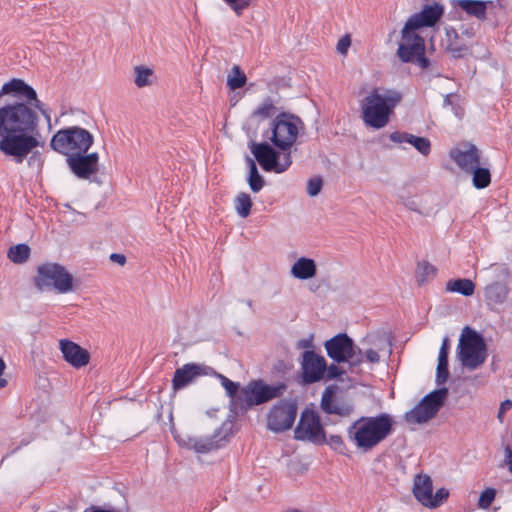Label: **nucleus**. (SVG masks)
Instances as JSON below:
<instances>
[{"label": "nucleus", "instance_id": "f257e3e1", "mask_svg": "<svg viewBox=\"0 0 512 512\" xmlns=\"http://www.w3.org/2000/svg\"><path fill=\"white\" fill-rule=\"evenodd\" d=\"M10 94L24 98L28 103L16 102L0 108V152L21 164L30 155L28 165L41 162V154L34 151L41 145L38 132L39 117L35 109L41 112L47 122L50 114L38 97L36 90L24 80L13 78L3 84L0 95Z\"/></svg>", "mask_w": 512, "mask_h": 512}, {"label": "nucleus", "instance_id": "3c124183", "mask_svg": "<svg viewBox=\"0 0 512 512\" xmlns=\"http://www.w3.org/2000/svg\"><path fill=\"white\" fill-rule=\"evenodd\" d=\"M504 461L508 467L509 472L512 474V446L507 445L504 449Z\"/></svg>", "mask_w": 512, "mask_h": 512}, {"label": "nucleus", "instance_id": "bf43d9fd", "mask_svg": "<svg viewBox=\"0 0 512 512\" xmlns=\"http://www.w3.org/2000/svg\"><path fill=\"white\" fill-rule=\"evenodd\" d=\"M446 35L449 38H451V37L457 38L458 37V33H457L456 29H454V28L446 29Z\"/></svg>", "mask_w": 512, "mask_h": 512}, {"label": "nucleus", "instance_id": "a878e982", "mask_svg": "<svg viewBox=\"0 0 512 512\" xmlns=\"http://www.w3.org/2000/svg\"><path fill=\"white\" fill-rule=\"evenodd\" d=\"M508 295L507 285L498 281L487 285L484 289L485 300L492 308L503 305L507 301Z\"/></svg>", "mask_w": 512, "mask_h": 512}, {"label": "nucleus", "instance_id": "aec40b11", "mask_svg": "<svg viewBox=\"0 0 512 512\" xmlns=\"http://www.w3.org/2000/svg\"><path fill=\"white\" fill-rule=\"evenodd\" d=\"M449 155L457 166L466 173L480 165V151L473 144H464L462 147L453 148Z\"/></svg>", "mask_w": 512, "mask_h": 512}, {"label": "nucleus", "instance_id": "e433bc0d", "mask_svg": "<svg viewBox=\"0 0 512 512\" xmlns=\"http://www.w3.org/2000/svg\"><path fill=\"white\" fill-rule=\"evenodd\" d=\"M252 208V200L249 194L240 193L235 199V209L241 218L249 216Z\"/></svg>", "mask_w": 512, "mask_h": 512}, {"label": "nucleus", "instance_id": "603ef678", "mask_svg": "<svg viewBox=\"0 0 512 512\" xmlns=\"http://www.w3.org/2000/svg\"><path fill=\"white\" fill-rule=\"evenodd\" d=\"M313 347V336L303 338L297 341V348L310 349Z\"/></svg>", "mask_w": 512, "mask_h": 512}, {"label": "nucleus", "instance_id": "7ed1b4c3", "mask_svg": "<svg viewBox=\"0 0 512 512\" xmlns=\"http://www.w3.org/2000/svg\"><path fill=\"white\" fill-rule=\"evenodd\" d=\"M402 94L392 89H372L360 103L361 119L370 128L380 130L387 126L390 117L401 101Z\"/></svg>", "mask_w": 512, "mask_h": 512}, {"label": "nucleus", "instance_id": "ddd939ff", "mask_svg": "<svg viewBox=\"0 0 512 512\" xmlns=\"http://www.w3.org/2000/svg\"><path fill=\"white\" fill-rule=\"evenodd\" d=\"M296 416V403L288 399L280 400L268 413L267 427L276 433L284 432L293 426Z\"/></svg>", "mask_w": 512, "mask_h": 512}, {"label": "nucleus", "instance_id": "4468645a", "mask_svg": "<svg viewBox=\"0 0 512 512\" xmlns=\"http://www.w3.org/2000/svg\"><path fill=\"white\" fill-rule=\"evenodd\" d=\"M295 439L321 445L325 442V432L319 416L312 411H304L294 431Z\"/></svg>", "mask_w": 512, "mask_h": 512}, {"label": "nucleus", "instance_id": "7c9ffc66", "mask_svg": "<svg viewBox=\"0 0 512 512\" xmlns=\"http://www.w3.org/2000/svg\"><path fill=\"white\" fill-rule=\"evenodd\" d=\"M134 76V84L138 88L150 86L155 78L153 69L143 65L134 67Z\"/></svg>", "mask_w": 512, "mask_h": 512}, {"label": "nucleus", "instance_id": "dca6fc26", "mask_svg": "<svg viewBox=\"0 0 512 512\" xmlns=\"http://www.w3.org/2000/svg\"><path fill=\"white\" fill-rule=\"evenodd\" d=\"M301 369L305 384L319 382L326 372V360L315 351L306 350L302 354Z\"/></svg>", "mask_w": 512, "mask_h": 512}, {"label": "nucleus", "instance_id": "473e14b6", "mask_svg": "<svg viewBox=\"0 0 512 512\" xmlns=\"http://www.w3.org/2000/svg\"><path fill=\"white\" fill-rule=\"evenodd\" d=\"M373 337L374 336H368L367 340L370 343H372L376 347V349H374V348L367 349L365 351L364 355L368 362L375 364V363H379V361H380V356H379L378 352L383 350L387 345H389V342H388L387 338L385 336H383L378 339L379 343L377 344L375 341L370 340Z\"/></svg>", "mask_w": 512, "mask_h": 512}, {"label": "nucleus", "instance_id": "20e7f679", "mask_svg": "<svg viewBox=\"0 0 512 512\" xmlns=\"http://www.w3.org/2000/svg\"><path fill=\"white\" fill-rule=\"evenodd\" d=\"M73 281V276L63 265L52 262L40 264L33 279L34 286L38 291L54 289L60 294L72 292L74 290Z\"/></svg>", "mask_w": 512, "mask_h": 512}, {"label": "nucleus", "instance_id": "bb28decb", "mask_svg": "<svg viewBox=\"0 0 512 512\" xmlns=\"http://www.w3.org/2000/svg\"><path fill=\"white\" fill-rule=\"evenodd\" d=\"M291 275L298 280H309L316 276L317 265L314 259L302 256L292 265Z\"/></svg>", "mask_w": 512, "mask_h": 512}, {"label": "nucleus", "instance_id": "423d86ee", "mask_svg": "<svg viewBox=\"0 0 512 512\" xmlns=\"http://www.w3.org/2000/svg\"><path fill=\"white\" fill-rule=\"evenodd\" d=\"M303 122L288 112H281L272 120L269 130L264 135L279 150H289L295 143Z\"/></svg>", "mask_w": 512, "mask_h": 512}, {"label": "nucleus", "instance_id": "864d4df0", "mask_svg": "<svg viewBox=\"0 0 512 512\" xmlns=\"http://www.w3.org/2000/svg\"><path fill=\"white\" fill-rule=\"evenodd\" d=\"M110 260L115 263H118L119 265H124L126 263L125 255L119 253H112L110 255Z\"/></svg>", "mask_w": 512, "mask_h": 512}, {"label": "nucleus", "instance_id": "c9c22d12", "mask_svg": "<svg viewBox=\"0 0 512 512\" xmlns=\"http://www.w3.org/2000/svg\"><path fill=\"white\" fill-rule=\"evenodd\" d=\"M30 256V248L27 244H17L10 247L8 258L16 264L24 263Z\"/></svg>", "mask_w": 512, "mask_h": 512}, {"label": "nucleus", "instance_id": "72a5a7b5", "mask_svg": "<svg viewBox=\"0 0 512 512\" xmlns=\"http://www.w3.org/2000/svg\"><path fill=\"white\" fill-rule=\"evenodd\" d=\"M437 269L427 261L418 263L416 270L417 282L422 285L436 276Z\"/></svg>", "mask_w": 512, "mask_h": 512}, {"label": "nucleus", "instance_id": "680f3d73", "mask_svg": "<svg viewBox=\"0 0 512 512\" xmlns=\"http://www.w3.org/2000/svg\"><path fill=\"white\" fill-rule=\"evenodd\" d=\"M452 110H453V112H454L455 116L460 117V114H459V112H458V107H456V106L454 105V106L452 107Z\"/></svg>", "mask_w": 512, "mask_h": 512}, {"label": "nucleus", "instance_id": "412c9836", "mask_svg": "<svg viewBox=\"0 0 512 512\" xmlns=\"http://www.w3.org/2000/svg\"><path fill=\"white\" fill-rule=\"evenodd\" d=\"M59 348L64 360L72 367L81 368L89 363V352L69 339H61Z\"/></svg>", "mask_w": 512, "mask_h": 512}, {"label": "nucleus", "instance_id": "4c0bfd02", "mask_svg": "<svg viewBox=\"0 0 512 512\" xmlns=\"http://www.w3.org/2000/svg\"><path fill=\"white\" fill-rule=\"evenodd\" d=\"M246 81V75L241 71L240 67L237 65L233 66L227 79L228 87L231 90H236L242 88L246 84Z\"/></svg>", "mask_w": 512, "mask_h": 512}, {"label": "nucleus", "instance_id": "49530a36", "mask_svg": "<svg viewBox=\"0 0 512 512\" xmlns=\"http://www.w3.org/2000/svg\"><path fill=\"white\" fill-rule=\"evenodd\" d=\"M476 29L477 28L474 24H466V23H462L459 28L460 33L467 38H472L476 33Z\"/></svg>", "mask_w": 512, "mask_h": 512}, {"label": "nucleus", "instance_id": "c85d7f7f", "mask_svg": "<svg viewBox=\"0 0 512 512\" xmlns=\"http://www.w3.org/2000/svg\"><path fill=\"white\" fill-rule=\"evenodd\" d=\"M446 290L468 297L473 295L475 291V284L468 278H458L449 280L446 283Z\"/></svg>", "mask_w": 512, "mask_h": 512}, {"label": "nucleus", "instance_id": "f8f14e48", "mask_svg": "<svg viewBox=\"0 0 512 512\" xmlns=\"http://www.w3.org/2000/svg\"><path fill=\"white\" fill-rule=\"evenodd\" d=\"M249 148L256 161L266 172L283 173L292 164L290 152H288L284 156V160L280 162V153L266 141L260 143L251 141Z\"/></svg>", "mask_w": 512, "mask_h": 512}, {"label": "nucleus", "instance_id": "c756f323", "mask_svg": "<svg viewBox=\"0 0 512 512\" xmlns=\"http://www.w3.org/2000/svg\"><path fill=\"white\" fill-rule=\"evenodd\" d=\"M457 4L467 15L482 21L486 17L487 4H493V2H457Z\"/></svg>", "mask_w": 512, "mask_h": 512}, {"label": "nucleus", "instance_id": "9b49d317", "mask_svg": "<svg viewBox=\"0 0 512 512\" xmlns=\"http://www.w3.org/2000/svg\"><path fill=\"white\" fill-rule=\"evenodd\" d=\"M287 385L285 383H277L274 385L266 384L263 380H253L245 387H242V409L245 412L256 405L264 404L274 398L280 397Z\"/></svg>", "mask_w": 512, "mask_h": 512}, {"label": "nucleus", "instance_id": "39448f33", "mask_svg": "<svg viewBox=\"0 0 512 512\" xmlns=\"http://www.w3.org/2000/svg\"><path fill=\"white\" fill-rule=\"evenodd\" d=\"M94 142L93 135L79 126L57 131L51 138V148L67 158L69 155L87 153Z\"/></svg>", "mask_w": 512, "mask_h": 512}, {"label": "nucleus", "instance_id": "9d476101", "mask_svg": "<svg viewBox=\"0 0 512 512\" xmlns=\"http://www.w3.org/2000/svg\"><path fill=\"white\" fill-rule=\"evenodd\" d=\"M447 396L448 389L446 387L431 391L415 407L405 413V421L409 424H422L429 421L444 405Z\"/></svg>", "mask_w": 512, "mask_h": 512}, {"label": "nucleus", "instance_id": "2f4dec72", "mask_svg": "<svg viewBox=\"0 0 512 512\" xmlns=\"http://www.w3.org/2000/svg\"><path fill=\"white\" fill-rule=\"evenodd\" d=\"M468 173L472 174V183L476 189H484L491 183V173L487 167L477 165Z\"/></svg>", "mask_w": 512, "mask_h": 512}, {"label": "nucleus", "instance_id": "4d7b16f0", "mask_svg": "<svg viewBox=\"0 0 512 512\" xmlns=\"http://www.w3.org/2000/svg\"><path fill=\"white\" fill-rule=\"evenodd\" d=\"M455 94H447L445 97H444V101H443V107H447V106H451L453 107L454 104L451 100L452 97H454Z\"/></svg>", "mask_w": 512, "mask_h": 512}, {"label": "nucleus", "instance_id": "6e6552de", "mask_svg": "<svg viewBox=\"0 0 512 512\" xmlns=\"http://www.w3.org/2000/svg\"><path fill=\"white\" fill-rule=\"evenodd\" d=\"M425 53L426 44L424 38L415 30L404 25L401 31V41L397 49V56L400 61L414 64L422 70H426L431 66V61Z\"/></svg>", "mask_w": 512, "mask_h": 512}, {"label": "nucleus", "instance_id": "5fc2aeb1", "mask_svg": "<svg viewBox=\"0 0 512 512\" xmlns=\"http://www.w3.org/2000/svg\"><path fill=\"white\" fill-rule=\"evenodd\" d=\"M5 367V362L3 361L2 358H0V388H3L7 385V381L4 378H2V374L4 372Z\"/></svg>", "mask_w": 512, "mask_h": 512}, {"label": "nucleus", "instance_id": "a211bd4d", "mask_svg": "<svg viewBox=\"0 0 512 512\" xmlns=\"http://www.w3.org/2000/svg\"><path fill=\"white\" fill-rule=\"evenodd\" d=\"M210 373H215V370L211 367L197 363L184 364L174 372L172 379L173 388L174 390L183 389L196 378L203 375H210Z\"/></svg>", "mask_w": 512, "mask_h": 512}, {"label": "nucleus", "instance_id": "2eb2a0df", "mask_svg": "<svg viewBox=\"0 0 512 512\" xmlns=\"http://www.w3.org/2000/svg\"><path fill=\"white\" fill-rule=\"evenodd\" d=\"M66 163L77 178L89 180L98 172L99 155L97 152L69 155Z\"/></svg>", "mask_w": 512, "mask_h": 512}, {"label": "nucleus", "instance_id": "6ab92c4d", "mask_svg": "<svg viewBox=\"0 0 512 512\" xmlns=\"http://www.w3.org/2000/svg\"><path fill=\"white\" fill-rule=\"evenodd\" d=\"M444 13V8L439 2H433L432 5H426L420 12L411 15L405 23V26L417 30L424 27H433Z\"/></svg>", "mask_w": 512, "mask_h": 512}, {"label": "nucleus", "instance_id": "0eeeda50", "mask_svg": "<svg viewBox=\"0 0 512 512\" xmlns=\"http://www.w3.org/2000/svg\"><path fill=\"white\" fill-rule=\"evenodd\" d=\"M457 356L462 366L469 370L481 366L487 357L483 336L472 328L465 327L459 339Z\"/></svg>", "mask_w": 512, "mask_h": 512}, {"label": "nucleus", "instance_id": "a19ab883", "mask_svg": "<svg viewBox=\"0 0 512 512\" xmlns=\"http://www.w3.org/2000/svg\"><path fill=\"white\" fill-rule=\"evenodd\" d=\"M496 496V489L489 487L486 488L482 493L480 494L479 500H478V507L480 509H488L492 502L494 501Z\"/></svg>", "mask_w": 512, "mask_h": 512}, {"label": "nucleus", "instance_id": "052dcab7", "mask_svg": "<svg viewBox=\"0 0 512 512\" xmlns=\"http://www.w3.org/2000/svg\"><path fill=\"white\" fill-rule=\"evenodd\" d=\"M454 57H460L461 56V48H452L451 49Z\"/></svg>", "mask_w": 512, "mask_h": 512}, {"label": "nucleus", "instance_id": "79ce46f5", "mask_svg": "<svg viewBox=\"0 0 512 512\" xmlns=\"http://www.w3.org/2000/svg\"><path fill=\"white\" fill-rule=\"evenodd\" d=\"M449 496V491L445 488H439L435 494H431L430 499L427 504V508H437L439 507L444 500H446Z\"/></svg>", "mask_w": 512, "mask_h": 512}, {"label": "nucleus", "instance_id": "13d9d810", "mask_svg": "<svg viewBox=\"0 0 512 512\" xmlns=\"http://www.w3.org/2000/svg\"><path fill=\"white\" fill-rule=\"evenodd\" d=\"M497 271H499L498 276H507L508 275V269L504 266H497L495 267Z\"/></svg>", "mask_w": 512, "mask_h": 512}, {"label": "nucleus", "instance_id": "f03ea898", "mask_svg": "<svg viewBox=\"0 0 512 512\" xmlns=\"http://www.w3.org/2000/svg\"><path fill=\"white\" fill-rule=\"evenodd\" d=\"M393 427V417L388 413L362 416L347 428V437L358 450L369 452L392 434Z\"/></svg>", "mask_w": 512, "mask_h": 512}, {"label": "nucleus", "instance_id": "c03bdc74", "mask_svg": "<svg viewBox=\"0 0 512 512\" xmlns=\"http://www.w3.org/2000/svg\"><path fill=\"white\" fill-rule=\"evenodd\" d=\"M325 373H326L327 378L332 380V379H336V378H339L340 376H342L344 374V370L341 369L336 364H331L328 367L326 366Z\"/></svg>", "mask_w": 512, "mask_h": 512}, {"label": "nucleus", "instance_id": "5701e85b", "mask_svg": "<svg viewBox=\"0 0 512 512\" xmlns=\"http://www.w3.org/2000/svg\"><path fill=\"white\" fill-rule=\"evenodd\" d=\"M220 380L221 385L226 391L227 396L230 398L229 409L231 412L237 414L242 409V388L240 383L234 382L226 376L218 373H210Z\"/></svg>", "mask_w": 512, "mask_h": 512}, {"label": "nucleus", "instance_id": "f704fd0d", "mask_svg": "<svg viewBox=\"0 0 512 512\" xmlns=\"http://www.w3.org/2000/svg\"><path fill=\"white\" fill-rule=\"evenodd\" d=\"M276 106L274 101L267 97L262 103L253 111L252 117L258 118L259 120H264L272 117L276 113Z\"/></svg>", "mask_w": 512, "mask_h": 512}, {"label": "nucleus", "instance_id": "37998d69", "mask_svg": "<svg viewBox=\"0 0 512 512\" xmlns=\"http://www.w3.org/2000/svg\"><path fill=\"white\" fill-rule=\"evenodd\" d=\"M323 180L321 177L310 178L307 182V193L311 197L317 196L322 189Z\"/></svg>", "mask_w": 512, "mask_h": 512}, {"label": "nucleus", "instance_id": "8fccbe9b", "mask_svg": "<svg viewBox=\"0 0 512 512\" xmlns=\"http://www.w3.org/2000/svg\"><path fill=\"white\" fill-rule=\"evenodd\" d=\"M512 408V401L509 400V399H506L504 400L501 405H500V408H499V411H498V419L500 420V422H503V415Z\"/></svg>", "mask_w": 512, "mask_h": 512}, {"label": "nucleus", "instance_id": "b1692460", "mask_svg": "<svg viewBox=\"0 0 512 512\" xmlns=\"http://www.w3.org/2000/svg\"><path fill=\"white\" fill-rule=\"evenodd\" d=\"M394 143H408L412 145L420 154L427 156L431 151L430 140L426 137L416 136L407 132L395 131L389 135Z\"/></svg>", "mask_w": 512, "mask_h": 512}, {"label": "nucleus", "instance_id": "393cba45", "mask_svg": "<svg viewBox=\"0 0 512 512\" xmlns=\"http://www.w3.org/2000/svg\"><path fill=\"white\" fill-rule=\"evenodd\" d=\"M433 492V482L428 474L419 473L414 476L412 493L415 499L423 506H427Z\"/></svg>", "mask_w": 512, "mask_h": 512}, {"label": "nucleus", "instance_id": "09e8293b", "mask_svg": "<svg viewBox=\"0 0 512 512\" xmlns=\"http://www.w3.org/2000/svg\"><path fill=\"white\" fill-rule=\"evenodd\" d=\"M230 8L239 16L248 7L250 2H227Z\"/></svg>", "mask_w": 512, "mask_h": 512}, {"label": "nucleus", "instance_id": "6e6d98bb", "mask_svg": "<svg viewBox=\"0 0 512 512\" xmlns=\"http://www.w3.org/2000/svg\"><path fill=\"white\" fill-rule=\"evenodd\" d=\"M84 512H115V511L110 510V509H103L101 507L91 506L89 508H86Z\"/></svg>", "mask_w": 512, "mask_h": 512}, {"label": "nucleus", "instance_id": "1a4fd4ad", "mask_svg": "<svg viewBox=\"0 0 512 512\" xmlns=\"http://www.w3.org/2000/svg\"><path fill=\"white\" fill-rule=\"evenodd\" d=\"M326 353L335 363H348L350 368L363 363V351L347 333H338L324 343Z\"/></svg>", "mask_w": 512, "mask_h": 512}, {"label": "nucleus", "instance_id": "f3484780", "mask_svg": "<svg viewBox=\"0 0 512 512\" xmlns=\"http://www.w3.org/2000/svg\"><path fill=\"white\" fill-rule=\"evenodd\" d=\"M220 431H216L210 437H194L190 435H177L175 439L179 446L193 450L198 454H206L222 447V441L226 436L221 437Z\"/></svg>", "mask_w": 512, "mask_h": 512}, {"label": "nucleus", "instance_id": "58836bf2", "mask_svg": "<svg viewBox=\"0 0 512 512\" xmlns=\"http://www.w3.org/2000/svg\"><path fill=\"white\" fill-rule=\"evenodd\" d=\"M449 377L448 360L438 359L435 382L439 388Z\"/></svg>", "mask_w": 512, "mask_h": 512}, {"label": "nucleus", "instance_id": "cd10ccee", "mask_svg": "<svg viewBox=\"0 0 512 512\" xmlns=\"http://www.w3.org/2000/svg\"><path fill=\"white\" fill-rule=\"evenodd\" d=\"M246 163L248 166V177L247 182L252 192L258 193L262 190L265 185V180L259 173L255 160L250 157H246Z\"/></svg>", "mask_w": 512, "mask_h": 512}, {"label": "nucleus", "instance_id": "ea45409f", "mask_svg": "<svg viewBox=\"0 0 512 512\" xmlns=\"http://www.w3.org/2000/svg\"><path fill=\"white\" fill-rule=\"evenodd\" d=\"M324 443L339 454H347V446L340 435H330L328 438L325 437Z\"/></svg>", "mask_w": 512, "mask_h": 512}, {"label": "nucleus", "instance_id": "4be33fe9", "mask_svg": "<svg viewBox=\"0 0 512 512\" xmlns=\"http://www.w3.org/2000/svg\"><path fill=\"white\" fill-rule=\"evenodd\" d=\"M336 388L328 386L325 388L321 397V409L328 415H338L340 417H347L353 411V405L346 402H339L335 399Z\"/></svg>", "mask_w": 512, "mask_h": 512}, {"label": "nucleus", "instance_id": "de8ad7c7", "mask_svg": "<svg viewBox=\"0 0 512 512\" xmlns=\"http://www.w3.org/2000/svg\"><path fill=\"white\" fill-rule=\"evenodd\" d=\"M449 339L448 337H444L442 340V344L439 350L438 359L448 360V354H449Z\"/></svg>", "mask_w": 512, "mask_h": 512}, {"label": "nucleus", "instance_id": "a18cd8bd", "mask_svg": "<svg viewBox=\"0 0 512 512\" xmlns=\"http://www.w3.org/2000/svg\"><path fill=\"white\" fill-rule=\"evenodd\" d=\"M350 45H351L350 36L349 35H345V36H343L342 38L339 39V41L337 43V51L340 54H346L348 48L350 47Z\"/></svg>", "mask_w": 512, "mask_h": 512}]
</instances>
